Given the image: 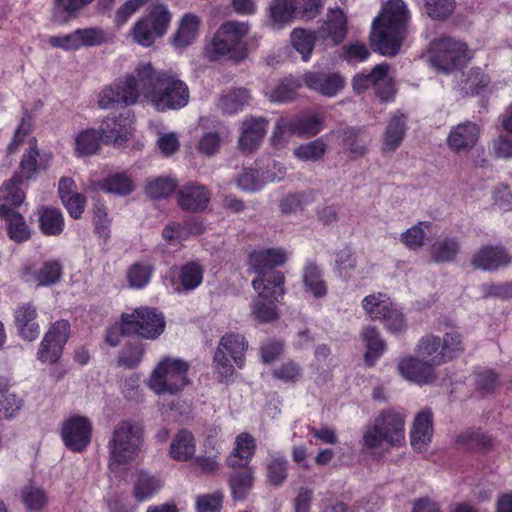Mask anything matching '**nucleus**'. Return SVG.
Returning a JSON list of instances; mask_svg holds the SVG:
<instances>
[{
	"label": "nucleus",
	"mask_w": 512,
	"mask_h": 512,
	"mask_svg": "<svg viewBox=\"0 0 512 512\" xmlns=\"http://www.w3.org/2000/svg\"><path fill=\"white\" fill-rule=\"evenodd\" d=\"M140 95L158 112L184 108L190 98L187 84L166 70H156L151 63L138 65L132 74L102 90L99 106L112 109L137 103Z\"/></svg>",
	"instance_id": "1"
},
{
	"label": "nucleus",
	"mask_w": 512,
	"mask_h": 512,
	"mask_svg": "<svg viewBox=\"0 0 512 512\" xmlns=\"http://www.w3.org/2000/svg\"><path fill=\"white\" fill-rule=\"evenodd\" d=\"M409 19V11L403 0H388L372 22L369 35L371 48L383 56H396L407 37Z\"/></svg>",
	"instance_id": "2"
},
{
	"label": "nucleus",
	"mask_w": 512,
	"mask_h": 512,
	"mask_svg": "<svg viewBox=\"0 0 512 512\" xmlns=\"http://www.w3.org/2000/svg\"><path fill=\"white\" fill-rule=\"evenodd\" d=\"M143 442V429L131 420H121L116 424L108 442L109 469L114 472L133 462Z\"/></svg>",
	"instance_id": "3"
},
{
	"label": "nucleus",
	"mask_w": 512,
	"mask_h": 512,
	"mask_svg": "<svg viewBox=\"0 0 512 512\" xmlns=\"http://www.w3.org/2000/svg\"><path fill=\"white\" fill-rule=\"evenodd\" d=\"M189 365L181 359L164 357L150 374L148 387L157 395H177L188 384Z\"/></svg>",
	"instance_id": "4"
},
{
	"label": "nucleus",
	"mask_w": 512,
	"mask_h": 512,
	"mask_svg": "<svg viewBox=\"0 0 512 512\" xmlns=\"http://www.w3.org/2000/svg\"><path fill=\"white\" fill-rule=\"evenodd\" d=\"M405 415L395 409L382 410L374 421V425L367 429L362 443L368 450L375 449L382 442L391 446L400 445L404 440Z\"/></svg>",
	"instance_id": "5"
},
{
	"label": "nucleus",
	"mask_w": 512,
	"mask_h": 512,
	"mask_svg": "<svg viewBox=\"0 0 512 512\" xmlns=\"http://www.w3.org/2000/svg\"><path fill=\"white\" fill-rule=\"evenodd\" d=\"M171 19L172 13L167 5L159 2L151 4L147 8V13L133 26V40L141 46L150 47L156 39L167 33Z\"/></svg>",
	"instance_id": "6"
},
{
	"label": "nucleus",
	"mask_w": 512,
	"mask_h": 512,
	"mask_svg": "<svg viewBox=\"0 0 512 512\" xmlns=\"http://www.w3.org/2000/svg\"><path fill=\"white\" fill-rule=\"evenodd\" d=\"M165 327V317L156 308L139 307L132 313L121 315V331L123 334H132L144 339L155 340L164 332Z\"/></svg>",
	"instance_id": "7"
},
{
	"label": "nucleus",
	"mask_w": 512,
	"mask_h": 512,
	"mask_svg": "<svg viewBox=\"0 0 512 512\" xmlns=\"http://www.w3.org/2000/svg\"><path fill=\"white\" fill-rule=\"evenodd\" d=\"M248 32L249 27L245 23L222 24L212 39L211 58L216 60L220 56L229 54L235 62L244 60L247 57V48L242 41Z\"/></svg>",
	"instance_id": "8"
},
{
	"label": "nucleus",
	"mask_w": 512,
	"mask_h": 512,
	"mask_svg": "<svg viewBox=\"0 0 512 512\" xmlns=\"http://www.w3.org/2000/svg\"><path fill=\"white\" fill-rule=\"evenodd\" d=\"M429 58L431 65L443 73L461 69L470 60L467 44L451 37L434 39L430 44Z\"/></svg>",
	"instance_id": "9"
},
{
	"label": "nucleus",
	"mask_w": 512,
	"mask_h": 512,
	"mask_svg": "<svg viewBox=\"0 0 512 512\" xmlns=\"http://www.w3.org/2000/svg\"><path fill=\"white\" fill-rule=\"evenodd\" d=\"M70 334V324L67 320L54 322L44 335L37 352L41 362L56 363L61 358L64 346Z\"/></svg>",
	"instance_id": "10"
},
{
	"label": "nucleus",
	"mask_w": 512,
	"mask_h": 512,
	"mask_svg": "<svg viewBox=\"0 0 512 512\" xmlns=\"http://www.w3.org/2000/svg\"><path fill=\"white\" fill-rule=\"evenodd\" d=\"M92 423L86 416L73 415L63 422L61 437L72 452H83L91 442Z\"/></svg>",
	"instance_id": "11"
},
{
	"label": "nucleus",
	"mask_w": 512,
	"mask_h": 512,
	"mask_svg": "<svg viewBox=\"0 0 512 512\" xmlns=\"http://www.w3.org/2000/svg\"><path fill=\"white\" fill-rule=\"evenodd\" d=\"M474 269L495 272L507 268L512 263V255L501 244L483 245L472 256L470 261Z\"/></svg>",
	"instance_id": "12"
},
{
	"label": "nucleus",
	"mask_w": 512,
	"mask_h": 512,
	"mask_svg": "<svg viewBox=\"0 0 512 512\" xmlns=\"http://www.w3.org/2000/svg\"><path fill=\"white\" fill-rule=\"evenodd\" d=\"M134 115L131 110L121 113L119 116L103 119L99 132L101 142L104 144L121 145L131 136V124Z\"/></svg>",
	"instance_id": "13"
},
{
	"label": "nucleus",
	"mask_w": 512,
	"mask_h": 512,
	"mask_svg": "<svg viewBox=\"0 0 512 512\" xmlns=\"http://www.w3.org/2000/svg\"><path fill=\"white\" fill-rule=\"evenodd\" d=\"M303 83L322 96L334 97L345 87V78L339 72L307 71Z\"/></svg>",
	"instance_id": "14"
},
{
	"label": "nucleus",
	"mask_w": 512,
	"mask_h": 512,
	"mask_svg": "<svg viewBox=\"0 0 512 512\" xmlns=\"http://www.w3.org/2000/svg\"><path fill=\"white\" fill-rule=\"evenodd\" d=\"M51 154H44L40 156L36 142L27 149L21 158L18 170L14 172L11 178L22 184L25 181H30L39 172L48 170L50 167Z\"/></svg>",
	"instance_id": "15"
},
{
	"label": "nucleus",
	"mask_w": 512,
	"mask_h": 512,
	"mask_svg": "<svg viewBox=\"0 0 512 512\" xmlns=\"http://www.w3.org/2000/svg\"><path fill=\"white\" fill-rule=\"evenodd\" d=\"M479 136L480 127L471 121H465L450 129L447 145L454 153H468L476 146Z\"/></svg>",
	"instance_id": "16"
},
{
	"label": "nucleus",
	"mask_w": 512,
	"mask_h": 512,
	"mask_svg": "<svg viewBox=\"0 0 512 512\" xmlns=\"http://www.w3.org/2000/svg\"><path fill=\"white\" fill-rule=\"evenodd\" d=\"M268 123L265 117L246 118L240 128L238 148L244 153L257 150L266 134Z\"/></svg>",
	"instance_id": "17"
},
{
	"label": "nucleus",
	"mask_w": 512,
	"mask_h": 512,
	"mask_svg": "<svg viewBox=\"0 0 512 512\" xmlns=\"http://www.w3.org/2000/svg\"><path fill=\"white\" fill-rule=\"evenodd\" d=\"M318 38L329 41L332 46L339 45L347 35V19L342 9L329 8L326 20L317 30Z\"/></svg>",
	"instance_id": "18"
},
{
	"label": "nucleus",
	"mask_w": 512,
	"mask_h": 512,
	"mask_svg": "<svg viewBox=\"0 0 512 512\" xmlns=\"http://www.w3.org/2000/svg\"><path fill=\"white\" fill-rule=\"evenodd\" d=\"M210 201V193L205 186L187 183L177 192V204L183 211L199 213L204 211Z\"/></svg>",
	"instance_id": "19"
},
{
	"label": "nucleus",
	"mask_w": 512,
	"mask_h": 512,
	"mask_svg": "<svg viewBox=\"0 0 512 512\" xmlns=\"http://www.w3.org/2000/svg\"><path fill=\"white\" fill-rule=\"evenodd\" d=\"M434 368L435 366L418 356L404 358L398 364L401 375L405 379L418 384L433 383L437 378Z\"/></svg>",
	"instance_id": "20"
},
{
	"label": "nucleus",
	"mask_w": 512,
	"mask_h": 512,
	"mask_svg": "<svg viewBox=\"0 0 512 512\" xmlns=\"http://www.w3.org/2000/svg\"><path fill=\"white\" fill-rule=\"evenodd\" d=\"M228 484L234 501H243L251 492L255 481V470L249 464L231 467Z\"/></svg>",
	"instance_id": "21"
},
{
	"label": "nucleus",
	"mask_w": 512,
	"mask_h": 512,
	"mask_svg": "<svg viewBox=\"0 0 512 512\" xmlns=\"http://www.w3.org/2000/svg\"><path fill=\"white\" fill-rule=\"evenodd\" d=\"M252 287L261 297L282 298L286 292L285 275L281 271L261 273L252 280Z\"/></svg>",
	"instance_id": "22"
},
{
	"label": "nucleus",
	"mask_w": 512,
	"mask_h": 512,
	"mask_svg": "<svg viewBox=\"0 0 512 512\" xmlns=\"http://www.w3.org/2000/svg\"><path fill=\"white\" fill-rule=\"evenodd\" d=\"M333 134L341 139L343 146L350 151L351 157L354 159L366 154L367 145L371 141L366 130L358 126L340 128L333 131Z\"/></svg>",
	"instance_id": "23"
},
{
	"label": "nucleus",
	"mask_w": 512,
	"mask_h": 512,
	"mask_svg": "<svg viewBox=\"0 0 512 512\" xmlns=\"http://www.w3.org/2000/svg\"><path fill=\"white\" fill-rule=\"evenodd\" d=\"M200 24L201 20L196 14H184L170 39L171 45L177 50H182L193 44L198 37Z\"/></svg>",
	"instance_id": "24"
},
{
	"label": "nucleus",
	"mask_w": 512,
	"mask_h": 512,
	"mask_svg": "<svg viewBox=\"0 0 512 512\" xmlns=\"http://www.w3.org/2000/svg\"><path fill=\"white\" fill-rule=\"evenodd\" d=\"M301 281L303 291L316 299L324 298L328 294L324 272L315 261H307L304 265Z\"/></svg>",
	"instance_id": "25"
},
{
	"label": "nucleus",
	"mask_w": 512,
	"mask_h": 512,
	"mask_svg": "<svg viewBox=\"0 0 512 512\" xmlns=\"http://www.w3.org/2000/svg\"><path fill=\"white\" fill-rule=\"evenodd\" d=\"M287 260L286 254L281 249H265L255 251L249 256L250 270L257 275L277 271L275 267L282 266Z\"/></svg>",
	"instance_id": "26"
},
{
	"label": "nucleus",
	"mask_w": 512,
	"mask_h": 512,
	"mask_svg": "<svg viewBox=\"0 0 512 512\" xmlns=\"http://www.w3.org/2000/svg\"><path fill=\"white\" fill-rule=\"evenodd\" d=\"M433 434V413L424 408L416 414L410 432V442L415 449H421L431 441Z\"/></svg>",
	"instance_id": "27"
},
{
	"label": "nucleus",
	"mask_w": 512,
	"mask_h": 512,
	"mask_svg": "<svg viewBox=\"0 0 512 512\" xmlns=\"http://www.w3.org/2000/svg\"><path fill=\"white\" fill-rule=\"evenodd\" d=\"M36 317V308L31 304H24L15 311V325L18 334L26 341H34L39 336Z\"/></svg>",
	"instance_id": "28"
},
{
	"label": "nucleus",
	"mask_w": 512,
	"mask_h": 512,
	"mask_svg": "<svg viewBox=\"0 0 512 512\" xmlns=\"http://www.w3.org/2000/svg\"><path fill=\"white\" fill-rule=\"evenodd\" d=\"M407 117L396 111L390 118L383 138V151H395L403 141L407 129Z\"/></svg>",
	"instance_id": "29"
},
{
	"label": "nucleus",
	"mask_w": 512,
	"mask_h": 512,
	"mask_svg": "<svg viewBox=\"0 0 512 512\" xmlns=\"http://www.w3.org/2000/svg\"><path fill=\"white\" fill-rule=\"evenodd\" d=\"M0 209V219L6 223L8 237L16 243L28 241L31 238L32 232L26 223L24 216L17 210L8 212L3 208Z\"/></svg>",
	"instance_id": "30"
},
{
	"label": "nucleus",
	"mask_w": 512,
	"mask_h": 512,
	"mask_svg": "<svg viewBox=\"0 0 512 512\" xmlns=\"http://www.w3.org/2000/svg\"><path fill=\"white\" fill-rule=\"evenodd\" d=\"M97 187L106 193L125 197L134 191L135 183L127 172H117L99 181Z\"/></svg>",
	"instance_id": "31"
},
{
	"label": "nucleus",
	"mask_w": 512,
	"mask_h": 512,
	"mask_svg": "<svg viewBox=\"0 0 512 512\" xmlns=\"http://www.w3.org/2000/svg\"><path fill=\"white\" fill-rule=\"evenodd\" d=\"M417 356L432 364L439 366L446 362L445 356H442L441 338L433 335H424L418 342L416 348Z\"/></svg>",
	"instance_id": "32"
},
{
	"label": "nucleus",
	"mask_w": 512,
	"mask_h": 512,
	"mask_svg": "<svg viewBox=\"0 0 512 512\" xmlns=\"http://www.w3.org/2000/svg\"><path fill=\"white\" fill-rule=\"evenodd\" d=\"M225 353H229L238 368L245 363V353L248 349V341L239 333H226L219 341L218 346Z\"/></svg>",
	"instance_id": "33"
},
{
	"label": "nucleus",
	"mask_w": 512,
	"mask_h": 512,
	"mask_svg": "<svg viewBox=\"0 0 512 512\" xmlns=\"http://www.w3.org/2000/svg\"><path fill=\"white\" fill-rule=\"evenodd\" d=\"M362 339L365 343L366 352L364 354V361L368 367L375 365L376 361L384 353L386 343L381 338L377 328L373 326H366L361 332Z\"/></svg>",
	"instance_id": "34"
},
{
	"label": "nucleus",
	"mask_w": 512,
	"mask_h": 512,
	"mask_svg": "<svg viewBox=\"0 0 512 512\" xmlns=\"http://www.w3.org/2000/svg\"><path fill=\"white\" fill-rule=\"evenodd\" d=\"M169 454L177 461H188L195 454V438L187 429L179 430L172 439Z\"/></svg>",
	"instance_id": "35"
},
{
	"label": "nucleus",
	"mask_w": 512,
	"mask_h": 512,
	"mask_svg": "<svg viewBox=\"0 0 512 512\" xmlns=\"http://www.w3.org/2000/svg\"><path fill=\"white\" fill-rule=\"evenodd\" d=\"M40 231L46 236H59L64 229V217L57 208L41 206L38 209Z\"/></svg>",
	"instance_id": "36"
},
{
	"label": "nucleus",
	"mask_w": 512,
	"mask_h": 512,
	"mask_svg": "<svg viewBox=\"0 0 512 512\" xmlns=\"http://www.w3.org/2000/svg\"><path fill=\"white\" fill-rule=\"evenodd\" d=\"M255 449V440L251 435L248 433L238 435L236 438V447L226 460L228 467L250 464Z\"/></svg>",
	"instance_id": "37"
},
{
	"label": "nucleus",
	"mask_w": 512,
	"mask_h": 512,
	"mask_svg": "<svg viewBox=\"0 0 512 512\" xmlns=\"http://www.w3.org/2000/svg\"><path fill=\"white\" fill-rule=\"evenodd\" d=\"M303 79L287 76L278 81L270 91L268 99L274 103H286L296 99L297 91L302 87Z\"/></svg>",
	"instance_id": "38"
},
{
	"label": "nucleus",
	"mask_w": 512,
	"mask_h": 512,
	"mask_svg": "<svg viewBox=\"0 0 512 512\" xmlns=\"http://www.w3.org/2000/svg\"><path fill=\"white\" fill-rule=\"evenodd\" d=\"M456 443L470 451L487 452L493 446L492 438L481 429H467L459 434Z\"/></svg>",
	"instance_id": "39"
},
{
	"label": "nucleus",
	"mask_w": 512,
	"mask_h": 512,
	"mask_svg": "<svg viewBox=\"0 0 512 512\" xmlns=\"http://www.w3.org/2000/svg\"><path fill=\"white\" fill-rule=\"evenodd\" d=\"M323 129V121L317 114L298 117L287 124V130L297 137L311 138Z\"/></svg>",
	"instance_id": "40"
},
{
	"label": "nucleus",
	"mask_w": 512,
	"mask_h": 512,
	"mask_svg": "<svg viewBox=\"0 0 512 512\" xmlns=\"http://www.w3.org/2000/svg\"><path fill=\"white\" fill-rule=\"evenodd\" d=\"M279 299H268V297H261L257 295L254 297L251 305V315L253 318L261 323H272L279 318L276 303Z\"/></svg>",
	"instance_id": "41"
},
{
	"label": "nucleus",
	"mask_w": 512,
	"mask_h": 512,
	"mask_svg": "<svg viewBox=\"0 0 512 512\" xmlns=\"http://www.w3.org/2000/svg\"><path fill=\"white\" fill-rule=\"evenodd\" d=\"M203 268L200 264L191 261L184 264L179 271L180 286L175 288L177 292H189L195 290L203 281Z\"/></svg>",
	"instance_id": "42"
},
{
	"label": "nucleus",
	"mask_w": 512,
	"mask_h": 512,
	"mask_svg": "<svg viewBox=\"0 0 512 512\" xmlns=\"http://www.w3.org/2000/svg\"><path fill=\"white\" fill-rule=\"evenodd\" d=\"M155 267L150 262H134L126 270L128 286L133 289L146 287L153 275Z\"/></svg>",
	"instance_id": "43"
},
{
	"label": "nucleus",
	"mask_w": 512,
	"mask_h": 512,
	"mask_svg": "<svg viewBox=\"0 0 512 512\" xmlns=\"http://www.w3.org/2000/svg\"><path fill=\"white\" fill-rule=\"evenodd\" d=\"M327 149V143L320 137L300 144L293 150V155L303 162H318L324 158Z\"/></svg>",
	"instance_id": "44"
},
{
	"label": "nucleus",
	"mask_w": 512,
	"mask_h": 512,
	"mask_svg": "<svg viewBox=\"0 0 512 512\" xmlns=\"http://www.w3.org/2000/svg\"><path fill=\"white\" fill-rule=\"evenodd\" d=\"M268 10L274 28L280 29L294 19L293 0H273Z\"/></svg>",
	"instance_id": "45"
},
{
	"label": "nucleus",
	"mask_w": 512,
	"mask_h": 512,
	"mask_svg": "<svg viewBox=\"0 0 512 512\" xmlns=\"http://www.w3.org/2000/svg\"><path fill=\"white\" fill-rule=\"evenodd\" d=\"M251 99L246 88H236L223 94L219 100V108L226 114H234L241 110Z\"/></svg>",
	"instance_id": "46"
},
{
	"label": "nucleus",
	"mask_w": 512,
	"mask_h": 512,
	"mask_svg": "<svg viewBox=\"0 0 512 512\" xmlns=\"http://www.w3.org/2000/svg\"><path fill=\"white\" fill-rule=\"evenodd\" d=\"M317 39H319L317 31L295 28L291 32V43L302 55V59L304 61H307L310 58Z\"/></svg>",
	"instance_id": "47"
},
{
	"label": "nucleus",
	"mask_w": 512,
	"mask_h": 512,
	"mask_svg": "<svg viewBox=\"0 0 512 512\" xmlns=\"http://www.w3.org/2000/svg\"><path fill=\"white\" fill-rule=\"evenodd\" d=\"M389 64H377L369 73H357L352 79L353 91L360 95L369 87H375L377 80L389 72Z\"/></svg>",
	"instance_id": "48"
},
{
	"label": "nucleus",
	"mask_w": 512,
	"mask_h": 512,
	"mask_svg": "<svg viewBox=\"0 0 512 512\" xmlns=\"http://www.w3.org/2000/svg\"><path fill=\"white\" fill-rule=\"evenodd\" d=\"M378 320H381L385 328L391 333H400L407 328L404 313L391 301L387 306H383L382 314L378 315Z\"/></svg>",
	"instance_id": "49"
},
{
	"label": "nucleus",
	"mask_w": 512,
	"mask_h": 512,
	"mask_svg": "<svg viewBox=\"0 0 512 512\" xmlns=\"http://www.w3.org/2000/svg\"><path fill=\"white\" fill-rule=\"evenodd\" d=\"M144 354L145 347L141 342H127L119 352L117 364L127 369H134L141 363Z\"/></svg>",
	"instance_id": "50"
},
{
	"label": "nucleus",
	"mask_w": 512,
	"mask_h": 512,
	"mask_svg": "<svg viewBox=\"0 0 512 512\" xmlns=\"http://www.w3.org/2000/svg\"><path fill=\"white\" fill-rule=\"evenodd\" d=\"M424 11L433 21L448 20L456 9V0H423Z\"/></svg>",
	"instance_id": "51"
},
{
	"label": "nucleus",
	"mask_w": 512,
	"mask_h": 512,
	"mask_svg": "<svg viewBox=\"0 0 512 512\" xmlns=\"http://www.w3.org/2000/svg\"><path fill=\"white\" fill-rule=\"evenodd\" d=\"M460 250V244L455 238H445L433 244L431 257L436 263H448L453 261Z\"/></svg>",
	"instance_id": "52"
},
{
	"label": "nucleus",
	"mask_w": 512,
	"mask_h": 512,
	"mask_svg": "<svg viewBox=\"0 0 512 512\" xmlns=\"http://www.w3.org/2000/svg\"><path fill=\"white\" fill-rule=\"evenodd\" d=\"M160 488L159 480L154 476L140 471L134 485V497L138 502L149 499Z\"/></svg>",
	"instance_id": "53"
},
{
	"label": "nucleus",
	"mask_w": 512,
	"mask_h": 512,
	"mask_svg": "<svg viewBox=\"0 0 512 512\" xmlns=\"http://www.w3.org/2000/svg\"><path fill=\"white\" fill-rule=\"evenodd\" d=\"M101 134L95 129H86L78 134L75 140L76 151L81 156L95 154L99 149Z\"/></svg>",
	"instance_id": "54"
},
{
	"label": "nucleus",
	"mask_w": 512,
	"mask_h": 512,
	"mask_svg": "<svg viewBox=\"0 0 512 512\" xmlns=\"http://www.w3.org/2000/svg\"><path fill=\"white\" fill-rule=\"evenodd\" d=\"M323 0H293L294 19L310 21L321 14Z\"/></svg>",
	"instance_id": "55"
},
{
	"label": "nucleus",
	"mask_w": 512,
	"mask_h": 512,
	"mask_svg": "<svg viewBox=\"0 0 512 512\" xmlns=\"http://www.w3.org/2000/svg\"><path fill=\"white\" fill-rule=\"evenodd\" d=\"M176 188L177 182L175 179L159 177L147 183L145 193L151 199H161L170 196Z\"/></svg>",
	"instance_id": "56"
},
{
	"label": "nucleus",
	"mask_w": 512,
	"mask_h": 512,
	"mask_svg": "<svg viewBox=\"0 0 512 512\" xmlns=\"http://www.w3.org/2000/svg\"><path fill=\"white\" fill-rule=\"evenodd\" d=\"M441 341L442 356H445L446 362L458 358L464 351L462 335L456 330L446 332Z\"/></svg>",
	"instance_id": "57"
},
{
	"label": "nucleus",
	"mask_w": 512,
	"mask_h": 512,
	"mask_svg": "<svg viewBox=\"0 0 512 512\" xmlns=\"http://www.w3.org/2000/svg\"><path fill=\"white\" fill-rule=\"evenodd\" d=\"M21 499L26 509L31 512L39 511L47 503L44 490L31 485L22 488Z\"/></svg>",
	"instance_id": "58"
},
{
	"label": "nucleus",
	"mask_w": 512,
	"mask_h": 512,
	"mask_svg": "<svg viewBox=\"0 0 512 512\" xmlns=\"http://www.w3.org/2000/svg\"><path fill=\"white\" fill-rule=\"evenodd\" d=\"M287 461L274 457L266 465L267 482L275 487L281 486L287 479Z\"/></svg>",
	"instance_id": "59"
},
{
	"label": "nucleus",
	"mask_w": 512,
	"mask_h": 512,
	"mask_svg": "<svg viewBox=\"0 0 512 512\" xmlns=\"http://www.w3.org/2000/svg\"><path fill=\"white\" fill-rule=\"evenodd\" d=\"M213 365L219 382L228 383L232 380L235 373L234 366L226 356V353L219 347L216 348L214 353Z\"/></svg>",
	"instance_id": "60"
},
{
	"label": "nucleus",
	"mask_w": 512,
	"mask_h": 512,
	"mask_svg": "<svg viewBox=\"0 0 512 512\" xmlns=\"http://www.w3.org/2000/svg\"><path fill=\"white\" fill-rule=\"evenodd\" d=\"M62 276V266L58 261H47L36 273V280L41 286H51L58 283Z\"/></svg>",
	"instance_id": "61"
},
{
	"label": "nucleus",
	"mask_w": 512,
	"mask_h": 512,
	"mask_svg": "<svg viewBox=\"0 0 512 512\" xmlns=\"http://www.w3.org/2000/svg\"><path fill=\"white\" fill-rule=\"evenodd\" d=\"M32 130V114L28 109H25L21 118L20 124L18 125L12 141L7 147V153H14L18 147L24 142V138Z\"/></svg>",
	"instance_id": "62"
},
{
	"label": "nucleus",
	"mask_w": 512,
	"mask_h": 512,
	"mask_svg": "<svg viewBox=\"0 0 512 512\" xmlns=\"http://www.w3.org/2000/svg\"><path fill=\"white\" fill-rule=\"evenodd\" d=\"M302 375L300 365L294 361L282 363L272 371V377L285 383H295Z\"/></svg>",
	"instance_id": "63"
},
{
	"label": "nucleus",
	"mask_w": 512,
	"mask_h": 512,
	"mask_svg": "<svg viewBox=\"0 0 512 512\" xmlns=\"http://www.w3.org/2000/svg\"><path fill=\"white\" fill-rule=\"evenodd\" d=\"M76 35L78 36L79 48L81 46H99L106 42L105 33L103 29L99 27L77 29Z\"/></svg>",
	"instance_id": "64"
}]
</instances>
